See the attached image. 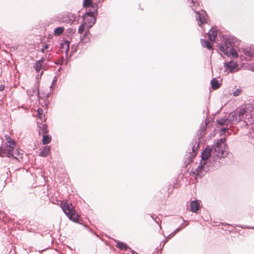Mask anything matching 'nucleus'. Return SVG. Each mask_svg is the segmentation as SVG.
Wrapping results in <instances>:
<instances>
[{
	"instance_id": "f257e3e1",
	"label": "nucleus",
	"mask_w": 254,
	"mask_h": 254,
	"mask_svg": "<svg viewBox=\"0 0 254 254\" xmlns=\"http://www.w3.org/2000/svg\"><path fill=\"white\" fill-rule=\"evenodd\" d=\"M211 156L213 157L212 156L211 148L207 146L202 152L201 155V161L200 164L194 171V173L196 175L201 177L205 173H206L209 170V165H207L208 160Z\"/></svg>"
},
{
	"instance_id": "f03ea898",
	"label": "nucleus",
	"mask_w": 254,
	"mask_h": 254,
	"mask_svg": "<svg viewBox=\"0 0 254 254\" xmlns=\"http://www.w3.org/2000/svg\"><path fill=\"white\" fill-rule=\"evenodd\" d=\"M225 143V138H221L216 142L212 149V156L214 158L221 159L227 156L228 150Z\"/></svg>"
},
{
	"instance_id": "7ed1b4c3",
	"label": "nucleus",
	"mask_w": 254,
	"mask_h": 254,
	"mask_svg": "<svg viewBox=\"0 0 254 254\" xmlns=\"http://www.w3.org/2000/svg\"><path fill=\"white\" fill-rule=\"evenodd\" d=\"M5 138L6 140L7 143L8 144L6 145L5 148H0V156H6L8 157H13L16 158V157L15 156V155H17L19 153V152L17 150L14 151V149L15 147V141L13 139H12L8 135H5Z\"/></svg>"
},
{
	"instance_id": "20e7f679",
	"label": "nucleus",
	"mask_w": 254,
	"mask_h": 254,
	"mask_svg": "<svg viewBox=\"0 0 254 254\" xmlns=\"http://www.w3.org/2000/svg\"><path fill=\"white\" fill-rule=\"evenodd\" d=\"M234 41L235 39L231 37L227 38L219 49L226 55H232L233 57H238L237 52L234 49L235 46Z\"/></svg>"
},
{
	"instance_id": "39448f33",
	"label": "nucleus",
	"mask_w": 254,
	"mask_h": 254,
	"mask_svg": "<svg viewBox=\"0 0 254 254\" xmlns=\"http://www.w3.org/2000/svg\"><path fill=\"white\" fill-rule=\"evenodd\" d=\"M61 208L68 218L75 222L79 220V216L76 213L71 203L67 201L61 203Z\"/></svg>"
},
{
	"instance_id": "423d86ee",
	"label": "nucleus",
	"mask_w": 254,
	"mask_h": 254,
	"mask_svg": "<svg viewBox=\"0 0 254 254\" xmlns=\"http://www.w3.org/2000/svg\"><path fill=\"white\" fill-rule=\"evenodd\" d=\"M245 110H236L230 113L227 119L229 124H235L241 121H243L247 125H248V122L246 120L245 117Z\"/></svg>"
},
{
	"instance_id": "0eeeda50",
	"label": "nucleus",
	"mask_w": 254,
	"mask_h": 254,
	"mask_svg": "<svg viewBox=\"0 0 254 254\" xmlns=\"http://www.w3.org/2000/svg\"><path fill=\"white\" fill-rule=\"evenodd\" d=\"M97 11V8L93 7V10H88L83 15V23L87 26V30L95 24L96 21L95 13Z\"/></svg>"
},
{
	"instance_id": "6e6552de",
	"label": "nucleus",
	"mask_w": 254,
	"mask_h": 254,
	"mask_svg": "<svg viewBox=\"0 0 254 254\" xmlns=\"http://www.w3.org/2000/svg\"><path fill=\"white\" fill-rule=\"evenodd\" d=\"M241 110H245V117L246 118V120L248 119V120L251 118L252 115L250 114L251 112L254 111V103L253 101L251 102L250 103L246 104L244 109H241Z\"/></svg>"
},
{
	"instance_id": "1a4fd4ad",
	"label": "nucleus",
	"mask_w": 254,
	"mask_h": 254,
	"mask_svg": "<svg viewBox=\"0 0 254 254\" xmlns=\"http://www.w3.org/2000/svg\"><path fill=\"white\" fill-rule=\"evenodd\" d=\"M224 66L226 69L229 70L230 72H233L238 70V65L237 62L230 61L224 63Z\"/></svg>"
},
{
	"instance_id": "9d476101",
	"label": "nucleus",
	"mask_w": 254,
	"mask_h": 254,
	"mask_svg": "<svg viewBox=\"0 0 254 254\" xmlns=\"http://www.w3.org/2000/svg\"><path fill=\"white\" fill-rule=\"evenodd\" d=\"M196 13L198 15L196 18L198 21V25L199 26H200L201 24H204L206 22V17L207 16V14L205 11L201 10H199V11H196Z\"/></svg>"
},
{
	"instance_id": "9b49d317",
	"label": "nucleus",
	"mask_w": 254,
	"mask_h": 254,
	"mask_svg": "<svg viewBox=\"0 0 254 254\" xmlns=\"http://www.w3.org/2000/svg\"><path fill=\"white\" fill-rule=\"evenodd\" d=\"M209 40L212 42H214L217 35V29L215 27H212L208 33Z\"/></svg>"
},
{
	"instance_id": "f8f14e48",
	"label": "nucleus",
	"mask_w": 254,
	"mask_h": 254,
	"mask_svg": "<svg viewBox=\"0 0 254 254\" xmlns=\"http://www.w3.org/2000/svg\"><path fill=\"white\" fill-rule=\"evenodd\" d=\"M38 127H39V134H43L48 132L47 126L46 124L40 123L37 122Z\"/></svg>"
},
{
	"instance_id": "ddd939ff",
	"label": "nucleus",
	"mask_w": 254,
	"mask_h": 254,
	"mask_svg": "<svg viewBox=\"0 0 254 254\" xmlns=\"http://www.w3.org/2000/svg\"><path fill=\"white\" fill-rule=\"evenodd\" d=\"M190 0V3L193 4L192 6H191V5H190V6L191 7L192 9L193 10V11L194 12L196 13V11H199V10H201L200 6V3L197 1V0Z\"/></svg>"
},
{
	"instance_id": "4468645a",
	"label": "nucleus",
	"mask_w": 254,
	"mask_h": 254,
	"mask_svg": "<svg viewBox=\"0 0 254 254\" xmlns=\"http://www.w3.org/2000/svg\"><path fill=\"white\" fill-rule=\"evenodd\" d=\"M190 207L192 212H196L199 209V203L196 200L192 201L190 203Z\"/></svg>"
},
{
	"instance_id": "2eb2a0df",
	"label": "nucleus",
	"mask_w": 254,
	"mask_h": 254,
	"mask_svg": "<svg viewBox=\"0 0 254 254\" xmlns=\"http://www.w3.org/2000/svg\"><path fill=\"white\" fill-rule=\"evenodd\" d=\"M45 61L44 58L43 57L41 60L36 61L34 65V68L35 69L36 72H39L42 68V65Z\"/></svg>"
},
{
	"instance_id": "dca6fc26",
	"label": "nucleus",
	"mask_w": 254,
	"mask_h": 254,
	"mask_svg": "<svg viewBox=\"0 0 254 254\" xmlns=\"http://www.w3.org/2000/svg\"><path fill=\"white\" fill-rule=\"evenodd\" d=\"M115 242L117 244V246L121 250L127 251L128 249H130V248H128L126 244L122 242L115 241Z\"/></svg>"
},
{
	"instance_id": "f3484780",
	"label": "nucleus",
	"mask_w": 254,
	"mask_h": 254,
	"mask_svg": "<svg viewBox=\"0 0 254 254\" xmlns=\"http://www.w3.org/2000/svg\"><path fill=\"white\" fill-rule=\"evenodd\" d=\"M220 81L215 78H213L211 81V87L214 90L218 89L220 87Z\"/></svg>"
},
{
	"instance_id": "a211bd4d",
	"label": "nucleus",
	"mask_w": 254,
	"mask_h": 254,
	"mask_svg": "<svg viewBox=\"0 0 254 254\" xmlns=\"http://www.w3.org/2000/svg\"><path fill=\"white\" fill-rule=\"evenodd\" d=\"M244 54L249 57L253 56L254 55V51L251 48H246L243 49Z\"/></svg>"
},
{
	"instance_id": "6ab92c4d",
	"label": "nucleus",
	"mask_w": 254,
	"mask_h": 254,
	"mask_svg": "<svg viewBox=\"0 0 254 254\" xmlns=\"http://www.w3.org/2000/svg\"><path fill=\"white\" fill-rule=\"evenodd\" d=\"M70 42L68 41H65L61 44V49L63 51H65L67 53L69 50Z\"/></svg>"
},
{
	"instance_id": "aec40b11",
	"label": "nucleus",
	"mask_w": 254,
	"mask_h": 254,
	"mask_svg": "<svg viewBox=\"0 0 254 254\" xmlns=\"http://www.w3.org/2000/svg\"><path fill=\"white\" fill-rule=\"evenodd\" d=\"M50 152V148L48 146H45L40 153V155L43 157L47 156Z\"/></svg>"
},
{
	"instance_id": "412c9836",
	"label": "nucleus",
	"mask_w": 254,
	"mask_h": 254,
	"mask_svg": "<svg viewBox=\"0 0 254 254\" xmlns=\"http://www.w3.org/2000/svg\"><path fill=\"white\" fill-rule=\"evenodd\" d=\"M199 141H198L197 139L194 140L192 141V143L190 144V147L192 149V151L194 152L195 150L197 149L199 144Z\"/></svg>"
},
{
	"instance_id": "4be33fe9",
	"label": "nucleus",
	"mask_w": 254,
	"mask_h": 254,
	"mask_svg": "<svg viewBox=\"0 0 254 254\" xmlns=\"http://www.w3.org/2000/svg\"><path fill=\"white\" fill-rule=\"evenodd\" d=\"M206 125H207V123H205L204 125H202V126H201L199 130V131H198V136L199 137H202L205 134V130H206Z\"/></svg>"
},
{
	"instance_id": "5701e85b",
	"label": "nucleus",
	"mask_w": 254,
	"mask_h": 254,
	"mask_svg": "<svg viewBox=\"0 0 254 254\" xmlns=\"http://www.w3.org/2000/svg\"><path fill=\"white\" fill-rule=\"evenodd\" d=\"M201 44L203 47H206L209 50L212 48L211 45L207 40L201 39Z\"/></svg>"
},
{
	"instance_id": "b1692460",
	"label": "nucleus",
	"mask_w": 254,
	"mask_h": 254,
	"mask_svg": "<svg viewBox=\"0 0 254 254\" xmlns=\"http://www.w3.org/2000/svg\"><path fill=\"white\" fill-rule=\"evenodd\" d=\"M64 31V28L63 27H59L56 28L55 30L54 34L56 36H60Z\"/></svg>"
},
{
	"instance_id": "393cba45",
	"label": "nucleus",
	"mask_w": 254,
	"mask_h": 254,
	"mask_svg": "<svg viewBox=\"0 0 254 254\" xmlns=\"http://www.w3.org/2000/svg\"><path fill=\"white\" fill-rule=\"evenodd\" d=\"M227 119H220L219 120H217V122L218 124L220 126H228L229 122L227 121Z\"/></svg>"
},
{
	"instance_id": "a878e982",
	"label": "nucleus",
	"mask_w": 254,
	"mask_h": 254,
	"mask_svg": "<svg viewBox=\"0 0 254 254\" xmlns=\"http://www.w3.org/2000/svg\"><path fill=\"white\" fill-rule=\"evenodd\" d=\"M51 138L49 135H44L43 136L42 142L44 144H47L51 141Z\"/></svg>"
},
{
	"instance_id": "bb28decb",
	"label": "nucleus",
	"mask_w": 254,
	"mask_h": 254,
	"mask_svg": "<svg viewBox=\"0 0 254 254\" xmlns=\"http://www.w3.org/2000/svg\"><path fill=\"white\" fill-rule=\"evenodd\" d=\"M44 111L42 108H39L37 111V114L38 115L39 118L42 121L43 119H44L45 115L43 114Z\"/></svg>"
},
{
	"instance_id": "cd10ccee",
	"label": "nucleus",
	"mask_w": 254,
	"mask_h": 254,
	"mask_svg": "<svg viewBox=\"0 0 254 254\" xmlns=\"http://www.w3.org/2000/svg\"><path fill=\"white\" fill-rule=\"evenodd\" d=\"M36 90V87H33L31 89H28L27 90V94L28 96H33V95L35 94Z\"/></svg>"
},
{
	"instance_id": "c85d7f7f",
	"label": "nucleus",
	"mask_w": 254,
	"mask_h": 254,
	"mask_svg": "<svg viewBox=\"0 0 254 254\" xmlns=\"http://www.w3.org/2000/svg\"><path fill=\"white\" fill-rule=\"evenodd\" d=\"M94 5L92 3V0H84L83 5L84 7H90L91 6Z\"/></svg>"
},
{
	"instance_id": "c756f323",
	"label": "nucleus",
	"mask_w": 254,
	"mask_h": 254,
	"mask_svg": "<svg viewBox=\"0 0 254 254\" xmlns=\"http://www.w3.org/2000/svg\"><path fill=\"white\" fill-rule=\"evenodd\" d=\"M85 29H87V26L84 23H83L79 26L78 32L79 34H82Z\"/></svg>"
},
{
	"instance_id": "7c9ffc66",
	"label": "nucleus",
	"mask_w": 254,
	"mask_h": 254,
	"mask_svg": "<svg viewBox=\"0 0 254 254\" xmlns=\"http://www.w3.org/2000/svg\"><path fill=\"white\" fill-rule=\"evenodd\" d=\"M242 92V89L241 88H238L236 90H235L233 93V95L234 96H239L241 93Z\"/></svg>"
},
{
	"instance_id": "2f4dec72",
	"label": "nucleus",
	"mask_w": 254,
	"mask_h": 254,
	"mask_svg": "<svg viewBox=\"0 0 254 254\" xmlns=\"http://www.w3.org/2000/svg\"><path fill=\"white\" fill-rule=\"evenodd\" d=\"M48 51L46 53V54L45 55V57H43L44 58L45 60H47V61H50L52 58V56L50 53H48Z\"/></svg>"
},
{
	"instance_id": "473e14b6",
	"label": "nucleus",
	"mask_w": 254,
	"mask_h": 254,
	"mask_svg": "<svg viewBox=\"0 0 254 254\" xmlns=\"http://www.w3.org/2000/svg\"><path fill=\"white\" fill-rule=\"evenodd\" d=\"M49 49V45L48 44H46V45H44L43 46V47L41 49L40 51L42 53H45V51L46 49Z\"/></svg>"
},
{
	"instance_id": "72a5a7b5",
	"label": "nucleus",
	"mask_w": 254,
	"mask_h": 254,
	"mask_svg": "<svg viewBox=\"0 0 254 254\" xmlns=\"http://www.w3.org/2000/svg\"><path fill=\"white\" fill-rule=\"evenodd\" d=\"M180 229L179 228H178L174 232L172 233L168 237V238L170 239L172 237H173V236H174L175 235V234L180 231Z\"/></svg>"
},
{
	"instance_id": "f704fd0d",
	"label": "nucleus",
	"mask_w": 254,
	"mask_h": 254,
	"mask_svg": "<svg viewBox=\"0 0 254 254\" xmlns=\"http://www.w3.org/2000/svg\"><path fill=\"white\" fill-rule=\"evenodd\" d=\"M57 78L56 77H54L53 80V81H52V83L50 86L51 88L53 86H54V84L57 82Z\"/></svg>"
},
{
	"instance_id": "c9c22d12",
	"label": "nucleus",
	"mask_w": 254,
	"mask_h": 254,
	"mask_svg": "<svg viewBox=\"0 0 254 254\" xmlns=\"http://www.w3.org/2000/svg\"><path fill=\"white\" fill-rule=\"evenodd\" d=\"M213 163L214 162V166L215 167H219L220 164H217V161L216 160H213L212 161ZM218 163H219V161L218 162Z\"/></svg>"
},
{
	"instance_id": "e433bc0d",
	"label": "nucleus",
	"mask_w": 254,
	"mask_h": 254,
	"mask_svg": "<svg viewBox=\"0 0 254 254\" xmlns=\"http://www.w3.org/2000/svg\"><path fill=\"white\" fill-rule=\"evenodd\" d=\"M228 127H223L221 129V132L224 133L227 130H228Z\"/></svg>"
},
{
	"instance_id": "4c0bfd02",
	"label": "nucleus",
	"mask_w": 254,
	"mask_h": 254,
	"mask_svg": "<svg viewBox=\"0 0 254 254\" xmlns=\"http://www.w3.org/2000/svg\"><path fill=\"white\" fill-rule=\"evenodd\" d=\"M93 7H95L97 9V5L95 4V5H93L91 6L90 7H89V10H90V11L93 10Z\"/></svg>"
},
{
	"instance_id": "58836bf2",
	"label": "nucleus",
	"mask_w": 254,
	"mask_h": 254,
	"mask_svg": "<svg viewBox=\"0 0 254 254\" xmlns=\"http://www.w3.org/2000/svg\"><path fill=\"white\" fill-rule=\"evenodd\" d=\"M4 89V86L3 85H0V91H3Z\"/></svg>"
},
{
	"instance_id": "ea45409f",
	"label": "nucleus",
	"mask_w": 254,
	"mask_h": 254,
	"mask_svg": "<svg viewBox=\"0 0 254 254\" xmlns=\"http://www.w3.org/2000/svg\"><path fill=\"white\" fill-rule=\"evenodd\" d=\"M37 95H38V97L39 98H41V96H40V94L39 93V90H38V91H37Z\"/></svg>"
},
{
	"instance_id": "a19ab883",
	"label": "nucleus",
	"mask_w": 254,
	"mask_h": 254,
	"mask_svg": "<svg viewBox=\"0 0 254 254\" xmlns=\"http://www.w3.org/2000/svg\"><path fill=\"white\" fill-rule=\"evenodd\" d=\"M67 31H68L69 33L73 32H72V30L71 29H70V28L68 29Z\"/></svg>"
},
{
	"instance_id": "79ce46f5",
	"label": "nucleus",
	"mask_w": 254,
	"mask_h": 254,
	"mask_svg": "<svg viewBox=\"0 0 254 254\" xmlns=\"http://www.w3.org/2000/svg\"><path fill=\"white\" fill-rule=\"evenodd\" d=\"M132 254H138L136 252L133 251H132Z\"/></svg>"
},
{
	"instance_id": "37998d69",
	"label": "nucleus",
	"mask_w": 254,
	"mask_h": 254,
	"mask_svg": "<svg viewBox=\"0 0 254 254\" xmlns=\"http://www.w3.org/2000/svg\"><path fill=\"white\" fill-rule=\"evenodd\" d=\"M249 228L254 229V227H248Z\"/></svg>"
},
{
	"instance_id": "c03bdc74",
	"label": "nucleus",
	"mask_w": 254,
	"mask_h": 254,
	"mask_svg": "<svg viewBox=\"0 0 254 254\" xmlns=\"http://www.w3.org/2000/svg\"><path fill=\"white\" fill-rule=\"evenodd\" d=\"M43 72L42 71V72L41 73L40 75H41L43 74Z\"/></svg>"
}]
</instances>
